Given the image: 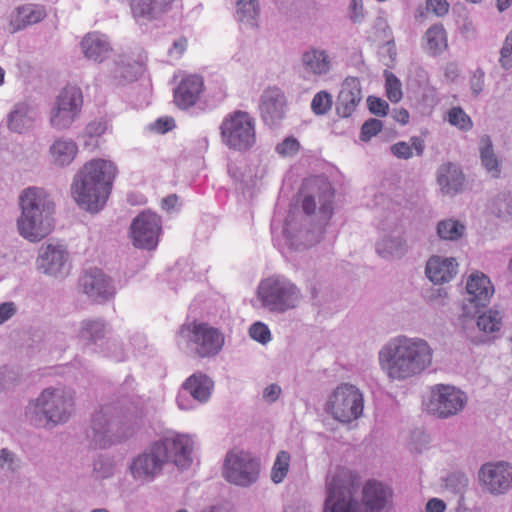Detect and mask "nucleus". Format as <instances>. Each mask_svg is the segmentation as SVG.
<instances>
[{
	"instance_id": "4468645a",
	"label": "nucleus",
	"mask_w": 512,
	"mask_h": 512,
	"mask_svg": "<svg viewBox=\"0 0 512 512\" xmlns=\"http://www.w3.org/2000/svg\"><path fill=\"white\" fill-rule=\"evenodd\" d=\"M133 244L141 249H154L161 233V219L153 212L140 213L131 224Z\"/></svg>"
},
{
	"instance_id": "7c9ffc66",
	"label": "nucleus",
	"mask_w": 512,
	"mask_h": 512,
	"mask_svg": "<svg viewBox=\"0 0 512 512\" xmlns=\"http://www.w3.org/2000/svg\"><path fill=\"white\" fill-rule=\"evenodd\" d=\"M212 388L213 382L202 373L191 375L183 383V389L200 402H205L209 399Z\"/></svg>"
},
{
	"instance_id": "bf43d9fd",
	"label": "nucleus",
	"mask_w": 512,
	"mask_h": 512,
	"mask_svg": "<svg viewBox=\"0 0 512 512\" xmlns=\"http://www.w3.org/2000/svg\"><path fill=\"white\" fill-rule=\"evenodd\" d=\"M445 508L446 505L442 500L438 498H432L426 505V512H444Z\"/></svg>"
},
{
	"instance_id": "2f4dec72",
	"label": "nucleus",
	"mask_w": 512,
	"mask_h": 512,
	"mask_svg": "<svg viewBox=\"0 0 512 512\" xmlns=\"http://www.w3.org/2000/svg\"><path fill=\"white\" fill-rule=\"evenodd\" d=\"M78 153V147L72 140L58 139L50 147L53 163L63 167L71 164Z\"/></svg>"
},
{
	"instance_id": "680f3d73",
	"label": "nucleus",
	"mask_w": 512,
	"mask_h": 512,
	"mask_svg": "<svg viewBox=\"0 0 512 512\" xmlns=\"http://www.w3.org/2000/svg\"><path fill=\"white\" fill-rule=\"evenodd\" d=\"M459 75V69L456 64L449 63L444 68V76L449 81H454Z\"/></svg>"
},
{
	"instance_id": "3c124183",
	"label": "nucleus",
	"mask_w": 512,
	"mask_h": 512,
	"mask_svg": "<svg viewBox=\"0 0 512 512\" xmlns=\"http://www.w3.org/2000/svg\"><path fill=\"white\" fill-rule=\"evenodd\" d=\"M300 149V143L294 137H287L277 145V152L282 156H292Z\"/></svg>"
},
{
	"instance_id": "6e6d98bb",
	"label": "nucleus",
	"mask_w": 512,
	"mask_h": 512,
	"mask_svg": "<svg viewBox=\"0 0 512 512\" xmlns=\"http://www.w3.org/2000/svg\"><path fill=\"white\" fill-rule=\"evenodd\" d=\"M471 87L474 94H479L484 87V72L482 70H477L474 72L471 77Z\"/></svg>"
},
{
	"instance_id": "a211bd4d",
	"label": "nucleus",
	"mask_w": 512,
	"mask_h": 512,
	"mask_svg": "<svg viewBox=\"0 0 512 512\" xmlns=\"http://www.w3.org/2000/svg\"><path fill=\"white\" fill-rule=\"evenodd\" d=\"M304 187L312 192L306 195L302 201L303 211L311 215L316 210V198L320 204V211L326 216L330 217L332 213V201L334 192L329 182L326 180L314 177L307 179L304 182Z\"/></svg>"
},
{
	"instance_id": "a18cd8bd",
	"label": "nucleus",
	"mask_w": 512,
	"mask_h": 512,
	"mask_svg": "<svg viewBox=\"0 0 512 512\" xmlns=\"http://www.w3.org/2000/svg\"><path fill=\"white\" fill-rule=\"evenodd\" d=\"M104 334V324L100 321H86L80 330V338L88 341H95Z\"/></svg>"
},
{
	"instance_id": "49530a36",
	"label": "nucleus",
	"mask_w": 512,
	"mask_h": 512,
	"mask_svg": "<svg viewBox=\"0 0 512 512\" xmlns=\"http://www.w3.org/2000/svg\"><path fill=\"white\" fill-rule=\"evenodd\" d=\"M332 108V97L327 91L316 93L311 101V110L315 115H324Z\"/></svg>"
},
{
	"instance_id": "c756f323",
	"label": "nucleus",
	"mask_w": 512,
	"mask_h": 512,
	"mask_svg": "<svg viewBox=\"0 0 512 512\" xmlns=\"http://www.w3.org/2000/svg\"><path fill=\"white\" fill-rule=\"evenodd\" d=\"M437 182L444 194H453L462 187L464 175L456 165L446 163L438 170Z\"/></svg>"
},
{
	"instance_id": "338daca9",
	"label": "nucleus",
	"mask_w": 512,
	"mask_h": 512,
	"mask_svg": "<svg viewBox=\"0 0 512 512\" xmlns=\"http://www.w3.org/2000/svg\"><path fill=\"white\" fill-rule=\"evenodd\" d=\"M186 47H187V40L185 38H180L178 40H176L174 43H173V48L179 53V54H182L185 50H186Z\"/></svg>"
},
{
	"instance_id": "052dcab7",
	"label": "nucleus",
	"mask_w": 512,
	"mask_h": 512,
	"mask_svg": "<svg viewBox=\"0 0 512 512\" xmlns=\"http://www.w3.org/2000/svg\"><path fill=\"white\" fill-rule=\"evenodd\" d=\"M392 117L396 122L405 125L409 122L410 114L405 108H397L394 109Z\"/></svg>"
},
{
	"instance_id": "393cba45",
	"label": "nucleus",
	"mask_w": 512,
	"mask_h": 512,
	"mask_svg": "<svg viewBox=\"0 0 512 512\" xmlns=\"http://www.w3.org/2000/svg\"><path fill=\"white\" fill-rule=\"evenodd\" d=\"M144 70V63L129 56H121L110 70L111 82L114 85H124L137 80Z\"/></svg>"
},
{
	"instance_id": "864d4df0",
	"label": "nucleus",
	"mask_w": 512,
	"mask_h": 512,
	"mask_svg": "<svg viewBox=\"0 0 512 512\" xmlns=\"http://www.w3.org/2000/svg\"><path fill=\"white\" fill-rule=\"evenodd\" d=\"M426 5L427 9L437 16H443L449 10L448 0H427Z\"/></svg>"
},
{
	"instance_id": "f3484780",
	"label": "nucleus",
	"mask_w": 512,
	"mask_h": 512,
	"mask_svg": "<svg viewBox=\"0 0 512 512\" xmlns=\"http://www.w3.org/2000/svg\"><path fill=\"white\" fill-rule=\"evenodd\" d=\"M155 444L156 451L161 454L165 463L172 462L178 467H186L191 463L193 441L189 436L166 437Z\"/></svg>"
},
{
	"instance_id": "c85d7f7f",
	"label": "nucleus",
	"mask_w": 512,
	"mask_h": 512,
	"mask_svg": "<svg viewBox=\"0 0 512 512\" xmlns=\"http://www.w3.org/2000/svg\"><path fill=\"white\" fill-rule=\"evenodd\" d=\"M81 48L86 58L102 62L111 51L107 38L97 32L88 33L81 41Z\"/></svg>"
},
{
	"instance_id": "f03ea898",
	"label": "nucleus",
	"mask_w": 512,
	"mask_h": 512,
	"mask_svg": "<svg viewBox=\"0 0 512 512\" xmlns=\"http://www.w3.org/2000/svg\"><path fill=\"white\" fill-rule=\"evenodd\" d=\"M433 350L419 338H396L379 352V365L392 380L420 374L432 363Z\"/></svg>"
},
{
	"instance_id": "c03bdc74",
	"label": "nucleus",
	"mask_w": 512,
	"mask_h": 512,
	"mask_svg": "<svg viewBox=\"0 0 512 512\" xmlns=\"http://www.w3.org/2000/svg\"><path fill=\"white\" fill-rule=\"evenodd\" d=\"M448 121L458 129L468 131L472 128L471 118L460 107H452L447 114Z\"/></svg>"
},
{
	"instance_id": "f704fd0d",
	"label": "nucleus",
	"mask_w": 512,
	"mask_h": 512,
	"mask_svg": "<svg viewBox=\"0 0 512 512\" xmlns=\"http://www.w3.org/2000/svg\"><path fill=\"white\" fill-rule=\"evenodd\" d=\"M32 112L27 104L20 103L10 113L8 119L9 128L17 133H23L33 124Z\"/></svg>"
},
{
	"instance_id": "ea45409f",
	"label": "nucleus",
	"mask_w": 512,
	"mask_h": 512,
	"mask_svg": "<svg viewBox=\"0 0 512 512\" xmlns=\"http://www.w3.org/2000/svg\"><path fill=\"white\" fill-rule=\"evenodd\" d=\"M464 230V225L456 220L441 221L437 227L439 237L445 240H457L463 235Z\"/></svg>"
},
{
	"instance_id": "473e14b6",
	"label": "nucleus",
	"mask_w": 512,
	"mask_h": 512,
	"mask_svg": "<svg viewBox=\"0 0 512 512\" xmlns=\"http://www.w3.org/2000/svg\"><path fill=\"white\" fill-rule=\"evenodd\" d=\"M362 99L360 82L355 77H348L344 80L339 101L348 111L354 110Z\"/></svg>"
},
{
	"instance_id": "6e6552de",
	"label": "nucleus",
	"mask_w": 512,
	"mask_h": 512,
	"mask_svg": "<svg viewBox=\"0 0 512 512\" xmlns=\"http://www.w3.org/2000/svg\"><path fill=\"white\" fill-rule=\"evenodd\" d=\"M364 409L362 392L352 384L336 387L326 403V411L341 423H350L358 419Z\"/></svg>"
},
{
	"instance_id": "39448f33",
	"label": "nucleus",
	"mask_w": 512,
	"mask_h": 512,
	"mask_svg": "<svg viewBox=\"0 0 512 512\" xmlns=\"http://www.w3.org/2000/svg\"><path fill=\"white\" fill-rule=\"evenodd\" d=\"M257 297L263 307L272 312L283 313L296 308L302 295L291 280L273 275L261 280L257 288Z\"/></svg>"
},
{
	"instance_id": "e2e57ef3",
	"label": "nucleus",
	"mask_w": 512,
	"mask_h": 512,
	"mask_svg": "<svg viewBox=\"0 0 512 512\" xmlns=\"http://www.w3.org/2000/svg\"><path fill=\"white\" fill-rule=\"evenodd\" d=\"M352 16L353 21H358L362 17L363 5L362 1H356L351 3Z\"/></svg>"
},
{
	"instance_id": "58836bf2",
	"label": "nucleus",
	"mask_w": 512,
	"mask_h": 512,
	"mask_svg": "<svg viewBox=\"0 0 512 512\" xmlns=\"http://www.w3.org/2000/svg\"><path fill=\"white\" fill-rule=\"evenodd\" d=\"M236 14L241 22L253 24L259 16L258 0H237Z\"/></svg>"
},
{
	"instance_id": "423d86ee",
	"label": "nucleus",
	"mask_w": 512,
	"mask_h": 512,
	"mask_svg": "<svg viewBox=\"0 0 512 512\" xmlns=\"http://www.w3.org/2000/svg\"><path fill=\"white\" fill-rule=\"evenodd\" d=\"M179 344L193 347L194 354L200 358L217 355L223 348V333L206 322L192 321L184 323L177 332Z\"/></svg>"
},
{
	"instance_id": "603ef678",
	"label": "nucleus",
	"mask_w": 512,
	"mask_h": 512,
	"mask_svg": "<svg viewBox=\"0 0 512 512\" xmlns=\"http://www.w3.org/2000/svg\"><path fill=\"white\" fill-rule=\"evenodd\" d=\"M369 110L372 114L385 116L388 113L389 105L381 98L370 96L368 98Z\"/></svg>"
},
{
	"instance_id": "0eeeda50",
	"label": "nucleus",
	"mask_w": 512,
	"mask_h": 512,
	"mask_svg": "<svg viewBox=\"0 0 512 512\" xmlns=\"http://www.w3.org/2000/svg\"><path fill=\"white\" fill-rule=\"evenodd\" d=\"M222 142L230 149L246 151L256 141L254 119L244 111H234L223 119L220 125Z\"/></svg>"
},
{
	"instance_id": "4be33fe9",
	"label": "nucleus",
	"mask_w": 512,
	"mask_h": 512,
	"mask_svg": "<svg viewBox=\"0 0 512 512\" xmlns=\"http://www.w3.org/2000/svg\"><path fill=\"white\" fill-rule=\"evenodd\" d=\"M303 70L314 78L328 75L333 66V58L328 51L316 47L307 49L301 57Z\"/></svg>"
},
{
	"instance_id": "5701e85b",
	"label": "nucleus",
	"mask_w": 512,
	"mask_h": 512,
	"mask_svg": "<svg viewBox=\"0 0 512 512\" xmlns=\"http://www.w3.org/2000/svg\"><path fill=\"white\" fill-rule=\"evenodd\" d=\"M46 17L44 6L25 4L17 7L9 16V32L15 33L26 27L37 24Z\"/></svg>"
},
{
	"instance_id": "69168bd1",
	"label": "nucleus",
	"mask_w": 512,
	"mask_h": 512,
	"mask_svg": "<svg viewBox=\"0 0 512 512\" xmlns=\"http://www.w3.org/2000/svg\"><path fill=\"white\" fill-rule=\"evenodd\" d=\"M13 461V455L12 453L7 449H1L0 450V463L1 465H4L6 463H12Z\"/></svg>"
},
{
	"instance_id": "13d9d810",
	"label": "nucleus",
	"mask_w": 512,
	"mask_h": 512,
	"mask_svg": "<svg viewBox=\"0 0 512 512\" xmlns=\"http://www.w3.org/2000/svg\"><path fill=\"white\" fill-rule=\"evenodd\" d=\"M280 393H281L280 386H278L276 384H271L265 388L263 397L268 402H274L278 399Z\"/></svg>"
},
{
	"instance_id": "4d7b16f0",
	"label": "nucleus",
	"mask_w": 512,
	"mask_h": 512,
	"mask_svg": "<svg viewBox=\"0 0 512 512\" xmlns=\"http://www.w3.org/2000/svg\"><path fill=\"white\" fill-rule=\"evenodd\" d=\"M16 309L13 303L11 302H5L0 305V324L7 321L9 318H11Z\"/></svg>"
},
{
	"instance_id": "774afa93",
	"label": "nucleus",
	"mask_w": 512,
	"mask_h": 512,
	"mask_svg": "<svg viewBox=\"0 0 512 512\" xmlns=\"http://www.w3.org/2000/svg\"><path fill=\"white\" fill-rule=\"evenodd\" d=\"M512 6V0H496V8L499 12H504Z\"/></svg>"
},
{
	"instance_id": "9b49d317",
	"label": "nucleus",
	"mask_w": 512,
	"mask_h": 512,
	"mask_svg": "<svg viewBox=\"0 0 512 512\" xmlns=\"http://www.w3.org/2000/svg\"><path fill=\"white\" fill-rule=\"evenodd\" d=\"M83 106V95L77 86L64 87L56 97L50 111V124L57 130L68 129L79 117Z\"/></svg>"
},
{
	"instance_id": "09e8293b",
	"label": "nucleus",
	"mask_w": 512,
	"mask_h": 512,
	"mask_svg": "<svg viewBox=\"0 0 512 512\" xmlns=\"http://www.w3.org/2000/svg\"><path fill=\"white\" fill-rule=\"evenodd\" d=\"M249 335L252 339L262 344L269 342L271 339L268 326L262 322L254 323L249 329Z\"/></svg>"
},
{
	"instance_id": "8fccbe9b",
	"label": "nucleus",
	"mask_w": 512,
	"mask_h": 512,
	"mask_svg": "<svg viewBox=\"0 0 512 512\" xmlns=\"http://www.w3.org/2000/svg\"><path fill=\"white\" fill-rule=\"evenodd\" d=\"M499 62L504 69L512 67V30L508 33L500 51Z\"/></svg>"
},
{
	"instance_id": "1a4fd4ad",
	"label": "nucleus",
	"mask_w": 512,
	"mask_h": 512,
	"mask_svg": "<svg viewBox=\"0 0 512 512\" xmlns=\"http://www.w3.org/2000/svg\"><path fill=\"white\" fill-rule=\"evenodd\" d=\"M73 399L61 389H46L33 404L39 423L55 425L65 422L71 414Z\"/></svg>"
},
{
	"instance_id": "6ab92c4d",
	"label": "nucleus",
	"mask_w": 512,
	"mask_h": 512,
	"mask_svg": "<svg viewBox=\"0 0 512 512\" xmlns=\"http://www.w3.org/2000/svg\"><path fill=\"white\" fill-rule=\"evenodd\" d=\"M165 461L153 443L148 450L137 456L130 465L131 474L141 481L152 480L162 470Z\"/></svg>"
},
{
	"instance_id": "7ed1b4c3",
	"label": "nucleus",
	"mask_w": 512,
	"mask_h": 512,
	"mask_svg": "<svg viewBox=\"0 0 512 512\" xmlns=\"http://www.w3.org/2000/svg\"><path fill=\"white\" fill-rule=\"evenodd\" d=\"M21 216L18 230L32 242L45 238L53 229L54 204L41 188L29 187L19 197Z\"/></svg>"
},
{
	"instance_id": "dca6fc26",
	"label": "nucleus",
	"mask_w": 512,
	"mask_h": 512,
	"mask_svg": "<svg viewBox=\"0 0 512 512\" xmlns=\"http://www.w3.org/2000/svg\"><path fill=\"white\" fill-rule=\"evenodd\" d=\"M79 287L95 303L107 302L115 294L110 277L98 268L85 271L79 279Z\"/></svg>"
},
{
	"instance_id": "aec40b11",
	"label": "nucleus",
	"mask_w": 512,
	"mask_h": 512,
	"mask_svg": "<svg viewBox=\"0 0 512 512\" xmlns=\"http://www.w3.org/2000/svg\"><path fill=\"white\" fill-rule=\"evenodd\" d=\"M286 98L284 93L276 87L267 88L261 96L260 111L264 121L275 125L285 116Z\"/></svg>"
},
{
	"instance_id": "0e129e2a",
	"label": "nucleus",
	"mask_w": 512,
	"mask_h": 512,
	"mask_svg": "<svg viewBox=\"0 0 512 512\" xmlns=\"http://www.w3.org/2000/svg\"><path fill=\"white\" fill-rule=\"evenodd\" d=\"M178 203V196L175 194L169 195L162 200V207L166 210L173 209Z\"/></svg>"
},
{
	"instance_id": "cd10ccee",
	"label": "nucleus",
	"mask_w": 512,
	"mask_h": 512,
	"mask_svg": "<svg viewBox=\"0 0 512 512\" xmlns=\"http://www.w3.org/2000/svg\"><path fill=\"white\" fill-rule=\"evenodd\" d=\"M457 272V263L453 258L431 257L426 264V275L435 284L450 281Z\"/></svg>"
},
{
	"instance_id": "4c0bfd02",
	"label": "nucleus",
	"mask_w": 512,
	"mask_h": 512,
	"mask_svg": "<svg viewBox=\"0 0 512 512\" xmlns=\"http://www.w3.org/2000/svg\"><path fill=\"white\" fill-rule=\"evenodd\" d=\"M480 156L482 165L486 168L487 172L494 178L498 177L500 173L498 159L493 152L492 143L488 136L481 139Z\"/></svg>"
},
{
	"instance_id": "c9c22d12",
	"label": "nucleus",
	"mask_w": 512,
	"mask_h": 512,
	"mask_svg": "<svg viewBox=\"0 0 512 512\" xmlns=\"http://www.w3.org/2000/svg\"><path fill=\"white\" fill-rule=\"evenodd\" d=\"M291 464V455L288 451L281 450L277 453L273 462L270 479L274 484H280L287 477Z\"/></svg>"
},
{
	"instance_id": "5fc2aeb1",
	"label": "nucleus",
	"mask_w": 512,
	"mask_h": 512,
	"mask_svg": "<svg viewBox=\"0 0 512 512\" xmlns=\"http://www.w3.org/2000/svg\"><path fill=\"white\" fill-rule=\"evenodd\" d=\"M175 126V122L172 118H160L154 123V129L158 133H166L172 130Z\"/></svg>"
},
{
	"instance_id": "a19ab883",
	"label": "nucleus",
	"mask_w": 512,
	"mask_h": 512,
	"mask_svg": "<svg viewBox=\"0 0 512 512\" xmlns=\"http://www.w3.org/2000/svg\"><path fill=\"white\" fill-rule=\"evenodd\" d=\"M377 251L383 257H401L407 251V246L398 239H384L377 244Z\"/></svg>"
},
{
	"instance_id": "f8f14e48",
	"label": "nucleus",
	"mask_w": 512,
	"mask_h": 512,
	"mask_svg": "<svg viewBox=\"0 0 512 512\" xmlns=\"http://www.w3.org/2000/svg\"><path fill=\"white\" fill-rule=\"evenodd\" d=\"M260 473V462L249 452L231 451L225 458L223 467L224 478L233 484L249 486L254 483Z\"/></svg>"
},
{
	"instance_id": "b1692460",
	"label": "nucleus",
	"mask_w": 512,
	"mask_h": 512,
	"mask_svg": "<svg viewBox=\"0 0 512 512\" xmlns=\"http://www.w3.org/2000/svg\"><path fill=\"white\" fill-rule=\"evenodd\" d=\"M203 79L197 75L183 78L174 91V102L181 109H188L196 104L203 91Z\"/></svg>"
},
{
	"instance_id": "f257e3e1",
	"label": "nucleus",
	"mask_w": 512,
	"mask_h": 512,
	"mask_svg": "<svg viewBox=\"0 0 512 512\" xmlns=\"http://www.w3.org/2000/svg\"><path fill=\"white\" fill-rule=\"evenodd\" d=\"M116 164L103 158L86 162L76 174L71 193L76 203L89 212H98L106 204L117 177Z\"/></svg>"
},
{
	"instance_id": "2eb2a0df",
	"label": "nucleus",
	"mask_w": 512,
	"mask_h": 512,
	"mask_svg": "<svg viewBox=\"0 0 512 512\" xmlns=\"http://www.w3.org/2000/svg\"><path fill=\"white\" fill-rule=\"evenodd\" d=\"M479 481L485 491L503 494L512 486V465L504 461L485 463L479 470Z\"/></svg>"
},
{
	"instance_id": "37998d69",
	"label": "nucleus",
	"mask_w": 512,
	"mask_h": 512,
	"mask_svg": "<svg viewBox=\"0 0 512 512\" xmlns=\"http://www.w3.org/2000/svg\"><path fill=\"white\" fill-rule=\"evenodd\" d=\"M385 89L387 98L393 102L398 103L402 97V85L399 79L391 72H385Z\"/></svg>"
},
{
	"instance_id": "de8ad7c7",
	"label": "nucleus",
	"mask_w": 512,
	"mask_h": 512,
	"mask_svg": "<svg viewBox=\"0 0 512 512\" xmlns=\"http://www.w3.org/2000/svg\"><path fill=\"white\" fill-rule=\"evenodd\" d=\"M382 128V121L371 118L363 123L360 132V139L364 142H368L372 137L377 135L382 130Z\"/></svg>"
},
{
	"instance_id": "bb28decb",
	"label": "nucleus",
	"mask_w": 512,
	"mask_h": 512,
	"mask_svg": "<svg viewBox=\"0 0 512 512\" xmlns=\"http://www.w3.org/2000/svg\"><path fill=\"white\" fill-rule=\"evenodd\" d=\"M174 0H130V9L135 19L154 20L172 8Z\"/></svg>"
},
{
	"instance_id": "412c9836",
	"label": "nucleus",
	"mask_w": 512,
	"mask_h": 512,
	"mask_svg": "<svg viewBox=\"0 0 512 512\" xmlns=\"http://www.w3.org/2000/svg\"><path fill=\"white\" fill-rule=\"evenodd\" d=\"M37 263L45 274L56 276L68 270V253L61 245L49 244L41 248Z\"/></svg>"
},
{
	"instance_id": "a878e982",
	"label": "nucleus",
	"mask_w": 512,
	"mask_h": 512,
	"mask_svg": "<svg viewBox=\"0 0 512 512\" xmlns=\"http://www.w3.org/2000/svg\"><path fill=\"white\" fill-rule=\"evenodd\" d=\"M469 300L476 306H486L494 294L490 279L481 272L472 273L466 283Z\"/></svg>"
},
{
	"instance_id": "ddd939ff",
	"label": "nucleus",
	"mask_w": 512,
	"mask_h": 512,
	"mask_svg": "<svg viewBox=\"0 0 512 512\" xmlns=\"http://www.w3.org/2000/svg\"><path fill=\"white\" fill-rule=\"evenodd\" d=\"M464 394L449 385H436L431 388L428 410L441 418L457 414L464 408Z\"/></svg>"
},
{
	"instance_id": "72a5a7b5",
	"label": "nucleus",
	"mask_w": 512,
	"mask_h": 512,
	"mask_svg": "<svg viewBox=\"0 0 512 512\" xmlns=\"http://www.w3.org/2000/svg\"><path fill=\"white\" fill-rule=\"evenodd\" d=\"M425 48L431 55H437L443 52L447 44V34L444 27L440 24L432 25L424 35Z\"/></svg>"
},
{
	"instance_id": "20e7f679",
	"label": "nucleus",
	"mask_w": 512,
	"mask_h": 512,
	"mask_svg": "<svg viewBox=\"0 0 512 512\" xmlns=\"http://www.w3.org/2000/svg\"><path fill=\"white\" fill-rule=\"evenodd\" d=\"M391 497V491L382 483L368 482L363 488V504L351 500L350 489L339 485L335 478L328 484L324 512H382Z\"/></svg>"
},
{
	"instance_id": "e433bc0d",
	"label": "nucleus",
	"mask_w": 512,
	"mask_h": 512,
	"mask_svg": "<svg viewBox=\"0 0 512 512\" xmlns=\"http://www.w3.org/2000/svg\"><path fill=\"white\" fill-rule=\"evenodd\" d=\"M411 145L407 142L400 141L393 144L390 148L391 153L399 159H409L413 156V149L416 155L421 156L424 151V141L420 137H411Z\"/></svg>"
},
{
	"instance_id": "79ce46f5",
	"label": "nucleus",
	"mask_w": 512,
	"mask_h": 512,
	"mask_svg": "<svg viewBox=\"0 0 512 512\" xmlns=\"http://www.w3.org/2000/svg\"><path fill=\"white\" fill-rule=\"evenodd\" d=\"M501 325L502 317L498 311L489 310L478 317L477 326L484 332L498 331Z\"/></svg>"
},
{
	"instance_id": "9d476101",
	"label": "nucleus",
	"mask_w": 512,
	"mask_h": 512,
	"mask_svg": "<svg viewBox=\"0 0 512 512\" xmlns=\"http://www.w3.org/2000/svg\"><path fill=\"white\" fill-rule=\"evenodd\" d=\"M109 410L99 411L92 418L93 442L96 448H106L120 442L134 433L135 421L123 422L119 417L108 418Z\"/></svg>"
}]
</instances>
